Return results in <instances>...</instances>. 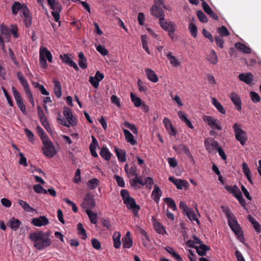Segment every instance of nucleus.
Listing matches in <instances>:
<instances>
[{
	"label": "nucleus",
	"instance_id": "obj_1",
	"mask_svg": "<svg viewBox=\"0 0 261 261\" xmlns=\"http://www.w3.org/2000/svg\"><path fill=\"white\" fill-rule=\"evenodd\" d=\"M51 231L43 232L39 230L30 233L29 238L34 243V246L39 250H42L50 246L51 240L50 238Z\"/></svg>",
	"mask_w": 261,
	"mask_h": 261
},
{
	"label": "nucleus",
	"instance_id": "obj_2",
	"mask_svg": "<svg viewBox=\"0 0 261 261\" xmlns=\"http://www.w3.org/2000/svg\"><path fill=\"white\" fill-rule=\"evenodd\" d=\"M224 212L228 219V224L229 227L238 236L240 241L245 244V238H244L243 232L241 230V228L238 224L236 218L234 215L231 213L230 210L228 207L224 210Z\"/></svg>",
	"mask_w": 261,
	"mask_h": 261
},
{
	"label": "nucleus",
	"instance_id": "obj_3",
	"mask_svg": "<svg viewBox=\"0 0 261 261\" xmlns=\"http://www.w3.org/2000/svg\"><path fill=\"white\" fill-rule=\"evenodd\" d=\"M42 143V151L45 156L51 158L57 153L55 147L50 139L47 140L46 138V140H43Z\"/></svg>",
	"mask_w": 261,
	"mask_h": 261
},
{
	"label": "nucleus",
	"instance_id": "obj_4",
	"mask_svg": "<svg viewBox=\"0 0 261 261\" xmlns=\"http://www.w3.org/2000/svg\"><path fill=\"white\" fill-rule=\"evenodd\" d=\"M17 76L18 80L23 87L25 92L29 99L30 102L32 104V106L34 107L35 101L34 100L33 96L27 79L24 77L23 74L21 72H18L17 73Z\"/></svg>",
	"mask_w": 261,
	"mask_h": 261
},
{
	"label": "nucleus",
	"instance_id": "obj_5",
	"mask_svg": "<svg viewBox=\"0 0 261 261\" xmlns=\"http://www.w3.org/2000/svg\"><path fill=\"white\" fill-rule=\"evenodd\" d=\"M225 189L229 193L232 194L239 200L241 205L245 207V200L243 198L242 194L237 186L226 185Z\"/></svg>",
	"mask_w": 261,
	"mask_h": 261
},
{
	"label": "nucleus",
	"instance_id": "obj_6",
	"mask_svg": "<svg viewBox=\"0 0 261 261\" xmlns=\"http://www.w3.org/2000/svg\"><path fill=\"white\" fill-rule=\"evenodd\" d=\"M186 244L189 247L195 248L198 254L201 256H205L206 252L211 250V248L206 245H201L199 246H195L194 245L195 242L191 240H188Z\"/></svg>",
	"mask_w": 261,
	"mask_h": 261
},
{
	"label": "nucleus",
	"instance_id": "obj_7",
	"mask_svg": "<svg viewBox=\"0 0 261 261\" xmlns=\"http://www.w3.org/2000/svg\"><path fill=\"white\" fill-rule=\"evenodd\" d=\"M12 91L18 107L19 108L23 114L27 115V112L26 111L25 106L23 103L20 93L14 86H12Z\"/></svg>",
	"mask_w": 261,
	"mask_h": 261
},
{
	"label": "nucleus",
	"instance_id": "obj_8",
	"mask_svg": "<svg viewBox=\"0 0 261 261\" xmlns=\"http://www.w3.org/2000/svg\"><path fill=\"white\" fill-rule=\"evenodd\" d=\"M124 203L126 204L127 208L132 210L135 216L139 217V211L140 210V206L136 202L135 199L132 197L125 200Z\"/></svg>",
	"mask_w": 261,
	"mask_h": 261
},
{
	"label": "nucleus",
	"instance_id": "obj_9",
	"mask_svg": "<svg viewBox=\"0 0 261 261\" xmlns=\"http://www.w3.org/2000/svg\"><path fill=\"white\" fill-rule=\"evenodd\" d=\"M203 120L213 129L222 130L220 121L211 116H204Z\"/></svg>",
	"mask_w": 261,
	"mask_h": 261
},
{
	"label": "nucleus",
	"instance_id": "obj_10",
	"mask_svg": "<svg viewBox=\"0 0 261 261\" xmlns=\"http://www.w3.org/2000/svg\"><path fill=\"white\" fill-rule=\"evenodd\" d=\"M173 149L175 152L178 154L182 153H185L187 156L190 159L191 161L194 162V158L191 153L189 149L185 144H180L178 145H174Z\"/></svg>",
	"mask_w": 261,
	"mask_h": 261
},
{
	"label": "nucleus",
	"instance_id": "obj_11",
	"mask_svg": "<svg viewBox=\"0 0 261 261\" xmlns=\"http://www.w3.org/2000/svg\"><path fill=\"white\" fill-rule=\"evenodd\" d=\"M232 127L234 132L236 139L244 146L245 145V140L242 135L244 134V132L241 128V125L240 124L235 123Z\"/></svg>",
	"mask_w": 261,
	"mask_h": 261
},
{
	"label": "nucleus",
	"instance_id": "obj_12",
	"mask_svg": "<svg viewBox=\"0 0 261 261\" xmlns=\"http://www.w3.org/2000/svg\"><path fill=\"white\" fill-rule=\"evenodd\" d=\"M95 205V202L94 196L90 193H88L85 196L83 202L82 203V206L83 208L87 209H92Z\"/></svg>",
	"mask_w": 261,
	"mask_h": 261
},
{
	"label": "nucleus",
	"instance_id": "obj_13",
	"mask_svg": "<svg viewBox=\"0 0 261 261\" xmlns=\"http://www.w3.org/2000/svg\"><path fill=\"white\" fill-rule=\"evenodd\" d=\"M25 10H23L22 14H20L21 17H24L23 23L26 28H29L32 22V15L27 6H25Z\"/></svg>",
	"mask_w": 261,
	"mask_h": 261
},
{
	"label": "nucleus",
	"instance_id": "obj_14",
	"mask_svg": "<svg viewBox=\"0 0 261 261\" xmlns=\"http://www.w3.org/2000/svg\"><path fill=\"white\" fill-rule=\"evenodd\" d=\"M169 180L173 182L176 186L177 189L182 190L184 188H187L189 186V184L186 180L177 179L173 176H170Z\"/></svg>",
	"mask_w": 261,
	"mask_h": 261
},
{
	"label": "nucleus",
	"instance_id": "obj_15",
	"mask_svg": "<svg viewBox=\"0 0 261 261\" xmlns=\"http://www.w3.org/2000/svg\"><path fill=\"white\" fill-rule=\"evenodd\" d=\"M151 14L155 17L159 18V20L164 19L165 13L163 10L159 6L153 5L150 10Z\"/></svg>",
	"mask_w": 261,
	"mask_h": 261
},
{
	"label": "nucleus",
	"instance_id": "obj_16",
	"mask_svg": "<svg viewBox=\"0 0 261 261\" xmlns=\"http://www.w3.org/2000/svg\"><path fill=\"white\" fill-rule=\"evenodd\" d=\"M32 223L37 227L45 226L49 223V220L45 216H40L32 220Z\"/></svg>",
	"mask_w": 261,
	"mask_h": 261
},
{
	"label": "nucleus",
	"instance_id": "obj_17",
	"mask_svg": "<svg viewBox=\"0 0 261 261\" xmlns=\"http://www.w3.org/2000/svg\"><path fill=\"white\" fill-rule=\"evenodd\" d=\"M202 7L204 12L215 20L219 19L218 15L214 12L206 2H202Z\"/></svg>",
	"mask_w": 261,
	"mask_h": 261
},
{
	"label": "nucleus",
	"instance_id": "obj_18",
	"mask_svg": "<svg viewBox=\"0 0 261 261\" xmlns=\"http://www.w3.org/2000/svg\"><path fill=\"white\" fill-rule=\"evenodd\" d=\"M122 245L123 247L124 248H130L133 244V241L132 238L130 237V232L129 231H127L125 235L122 238Z\"/></svg>",
	"mask_w": 261,
	"mask_h": 261
},
{
	"label": "nucleus",
	"instance_id": "obj_19",
	"mask_svg": "<svg viewBox=\"0 0 261 261\" xmlns=\"http://www.w3.org/2000/svg\"><path fill=\"white\" fill-rule=\"evenodd\" d=\"M21 224V222L14 217L11 218L7 223V226L14 230H17Z\"/></svg>",
	"mask_w": 261,
	"mask_h": 261
},
{
	"label": "nucleus",
	"instance_id": "obj_20",
	"mask_svg": "<svg viewBox=\"0 0 261 261\" xmlns=\"http://www.w3.org/2000/svg\"><path fill=\"white\" fill-rule=\"evenodd\" d=\"M25 6L27 5L24 4H21L19 2H15L12 7V14L16 15L19 11H20V14H22L23 10H25Z\"/></svg>",
	"mask_w": 261,
	"mask_h": 261
},
{
	"label": "nucleus",
	"instance_id": "obj_21",
	"mask_svg": "<svg viewBox=\"0 0 261 261\" xmlns=\"http://www.w3.org/2000/svg\"><path fill=\"white\" fill-rule=\"evenodd\" d=\"M98 146V143L96 138L92 136V142L90 145L89 149L91 153V155L94 158H97L98 154L96 152V148Z\"/></svg>",
	"mask_w": 261,
	"mask_h": 261
},
{
	"label": "nucleus",
	"instance_id": "obj_22",
	"mask_svg": "<svg viewBox=\"0 0 261 261\" xmlns=\"http://www.w3.org/2000/svg\"><path fill=\"white\" fill-rule=\"evenodd\" d=\"M53 82L54 83V92L58 98H60L62 96V87L61 84L59 81L57 79H54Z\"/></svg>",
	"mask_w": 261,
	"mask_h": 261
},
{
	"label": "nucleus",
	"instance_id": "obj_23",
	"mask_svg": "<svg viewBox=\"0 0 261 261\" xmlns=\"http://www.w3.org/2000/svg\"><path fill=\"white\" fill-rule=\"evenodd\" d=\"M148 79L153 82L156 83L158 81L159 79L155 72L150 68H146L145 70Z\"/></svg>",
	"mask_w": 261,
	"mask_h": 261
},
{
	"label": "nucleus",
	"instance_id": "obj_24",
	"mask_svg": "<svg viewBox=\"0 0 261 261\" xmlns=\"http://www.w3.org/2000/svg\"><path fill=\"white\" fill-rule=\"evenodd\" d=\"M162 195V191L161 190L160 188L155 185L151 194L153 200L156 202H158Z\"/></svg>",
	"mask_w": 261,
	"mask_h": 261
},
{
	"label": "nucleus",
	"instance_id": "obj_25",
	"mask_svg": "<svg viewBox=\"0 0 261 261\" xmlns=\"http://www.w3.org/2000/svg\"><path fill=\"white\" fill-rule=\"evenodd\" d=\"M123 131L127 142L130 143L132 145H136L137 143V141L134 139V136L129 130L124 129Z\"/></svg>",
	"mask_w": 261,
	"mask_h": 261
},
{
	"label": "nucleus",
	"instance_id": "obj_26",
	"mask_svg": "<svg viewBox=\"0 0 261 261\" xmlns=\"http://www.w3.org/2000/svg\"><path fill=\"white\" fill-rule=\"evenodd\" d=\"M140 234L141 235L143 245L144 247L148 248L150 247V239L147 235V232L143 229L140 230Z\"/></svg>",
	"mask_w": 261,
	"mask_h": 261
},
{
	"label": "nucleus",
	"instance_id": "obj_27",
	"mask_svg": "<svg viewBox=\"0 0 261 261\" xmlns=\"http://www.w3.org/2000/svg\"><path fill=\"white\" fill-rule=\"evenodd\" d=\"M115 151L116 154V155L118 158V160L120 162H125L126 160L125 155L126 152L124 150L119 149L117 147H115Z\"/></svg>",
	"mask_w": 261,
	"mask_h": 261
},
{
	"label": "nucleus",
	"instance_id": "obj_28",
	"mask_svg": "<svg viewBox=\"0 0 261 261\" xmlns=\"http://www.w3.org/2000/svg\"><path fill=\"white\" fill-rule=\"evenodd\" d=\"M159 23L162 28L166 31H168L175 27L173 22L165 21V19L162 20H159Z\"/></svg>",
	"mask_w": 261,
	"mask_h": 261
},
{
	"label": "nucleus",
	"instance_id": "obj_29",
	"mask_svg": "<svg viewBox=\"0 0 261 261\" xmlns=\"http://www.w3.org/2000/svg\"><path fill=\"white\" fill-rule=\"evenodd\" d=\"M78 57L79 58V65L80 67L83 69H85L87 68V59L85 57L83 52L81 51L79 53Z\"/></svg>",
	"mask_w": 261,
	"mask_h": 261
},
{
	"label": "nucleus",
	"instance_id": "obj_30",
	"mask_svg": "<svg viewBox=\"0 0 261 261\" xmlns=\"http://www.w3.org/2000/svg\"><path fill=\"white\" fill-rule=\"evenodd\" d=\"M121 233L118 231H116L114 233L113 236V240L114 247L116 249H118L120 247L121 243L120 241Z\"/></svg>",
	"mask_w": 261,
	"mask_h": 261
},
{
	"label": "nucleus",
	"instance_id": "obj_31",
	"mask_svg": "<svg viewBox=\"0 0 261 261\" xmlns=\"http://www.w3.org/2000/svg\"><path fill=\"white\" fill-rule=\"evenodd\" d=\"M48 5L50 8L55 11H61L62 10V6L58 1L56 0H46Z\"/></svg>",
	"mask_w": 261,
	"mask_h": 261
},
{
	"label": "nucleus",
	"instance_id": "obj_32",
	"mask_svg": "<svg viewBox=\"0 0 261 261\" xmlns=\"http://www.w3.org/2000/svg\"><path fill=\"white\" fill-rule=\"evenodd\" d=\"M178 116L179 117V118H180V119L184 122L191 129H193L194 128V126L192 124V123H191V122L190 121V120H189L185 114L184 113V112H182V111H178Z\"/></svg>",
	"mask_w": 261,
	"mask_h": 261
},
{
	"label": "nucleus",
	"instance_id": "obj_33",
	"mask_svg": "<svg viewBox=\"0 0 261 261\" xmlns=\"http://www.w3.org/2000/svg\"><path fill=\"white\" fill-rule=\"evenodd\" d=\"M257 62V57L255 54L246 56V64L249 66H253Z\"/></svg>",
	"mask_w": 261,
	"mask_h": 261
},
{
	"label": "nucleus",
	"instance_id": "obj_34",
	"mask_svg": "<svg viewBox=\"0 0 261 261\" xmlns=\"http://www.w3.org/2000/svg\"><path fill=\"white\" fill-rule=\"evenodd\" d=\"M248 219L249 221V222L251 223V224L253 225L255 230L257 232H260L261 230V225L259 224V223L255 220V219L251 216L250 215H249L248 216Z\"/></svg>",
	"mask_w": 261,
	"mask_h": 261
},
{
	"label": "nucleus",
	"instance_id": "obj_35",
	"mask_svg": "<svg viewBox=\"0 0 261 261\" xmlns=\"http://www.w3.org/2000/svg\"><path fill=\"white\" fill-rule=\"evenodd\" d=\"M231 99L234 104L237 106V109L238 110L241 109V101L240 97L237 94L232 93L231 95Z\"/></svg>",
	"mask_w": 261,
	"mask_h": 261
},
{
	"label": "nucleus",
	"instance_id": "obj_36",
	"mask_svg": "<svg viewBox=\"0 0 261 261\" xmlns=\"http://www.w3.org/2000/svg\"><path fill=\"white\" fill-rule=\"evenodd\" d=\"M18 203L21 206L23 210L27 212H33L36 211V210L31 207L26 201L20 199L18 200Z\"/></svg>",
	"mask_w": 261,
	"mask_h": 261
},
{
	"label": "nucleus",
	"instance_id": "obj_37",
	"mask_svg": "<svg viewBox=\"0 0 261 261\" xmlns=\"http://www.w3.org/2000/svg\"><path fill=\"white\" fill-rule=\"evenodd\" d=\"M43 53V55L45 57V59H47L49 62H52L53 57L50 51L46 47H41L40 48V54Z\"/></svg>",
	"mask_w": 261,
	"mask_h": 261
},
{
	"label": "nucleus",
	"instance_id": "obj_38",
	"mask_svg": "<svg viewBox=\"0 0 261 261\" xmlns=\"http://www.w3.org/2000/svg\"><path fill=\"white\" fill-rule=\"evenodd\" d=\"M100 155L103 159L108 161L111 159L112 156V154L108 149L105 147L101 149Z\"/></svg>",
	"mask_w": 261,
	"mask_h": 261
},
{
	"label": "nucleus",
	"instance_id": "obj_39",
	"mask_svg": "<svg viewBox=\"0 0 261 261\" xmlns=\"http://www.w3.org/2000/svg\"><path fill=\"white\" fill-rule=\"evenodd\" d=\"M207 60L212 64L216 65L218 62V56L216 51L212 50L207 57Z\"/></svg>",
	"mask_w": 261,
	"mask_h": 261
},
{
	"label": "nucleus",
	"instance_id": "obj_40",
	"mask_svg": "<svg viewBox=\"0 0 261 261\" xmlns=\"http://www.w3.org/2000/svg\"><path fill=\"white\" fill-rule=\"evenodd\" d=\"M164 201L166 203L168 206L172 209L173 211L177 210V206L174 200L170 197H166L164 199Z\"/></svg>",
	"mask_w": 261,
	"mask_h": 261
},
{
	"label": "nucleus",
	"instance_id": "obj_41",
	"mask_svg": "<svg viewBox=\"0 0 261 261\" xmlns=\"http://www.w3.org/2000/svg\"><path fill=\"white\" fill-rule=\"evenodd\" d=\"M167 58L170 61V64L174 67L179 66L180 63L175 57L173 56L172 53H169L167 55Z\"/></svg>",
	"mask_w": 261,
	"mask_h": 261
},
{
	"label": "nucleus",
	"instance_id": "obj_42",
	"mask_svg": "<svg viewBox=\"0 0 261 261\" xmlns=\"http://www.w3.org/2000/svg\"><path fill=\"white\" fill-rule=\"evenodd\" d=\"M0 31L1 34L4 36L6 39H9L10 37V29L5 24L1 25Z\"/></svg>",
	"mask_w": 261,
	"mask_h": 261
},
{
	"label": "nucleus",
	"instance_id": "obj_43",
	"mask_svg": "<svg viewBox=\"0 0 261 261\" xmlns=\"http://www.w3.org/2000/svg\"><path fill=\"white\" fill-rule=\"evenodd\" d=\"M77 229L79 235L81 236V238L83 240H85L87 237L86 231L83 227V224L81 223H79L77 225Z\"/></svg>",
	"mask_w": 261,
	"mask_h": 261
},
{
	"label": "nucleus",
	"instance_id": "obj_44",
	"mask_svg": "<svg viewBox=\"0 0 261 261\" xmlns=\"http://www.w3.org/2000/svg\"><path fill=\"white\" fill-rule=\"evenodd\" d=\"M185 215H186L187 216L188 218L191 221H195L198 224H200L199 220L197 218V216H196L195 212H194V211L192 209L190 208V210H189L188 212H187V213L185 214Z\"/></svg>",
	"mask_w": 261,
	"mask_h": 261
},
{
	"label": "nucleus",
	"instance_id": "obj_45",
	"mask_svg": "<svg viewBox=\"0 0 261 261\" xmlns=\"http://www.w3.org/2000/svg\"><path fill=\"white\" fill-rule=\"evenodd\" d=\"M99 184V180L96 178H92L87 182V186L92 190L96 189Z\"/></svg>",
	"mask_w": 261,
	"mask_h": 261
},
{
	"label": "nucleus",
	"instance_id": "obj_46",
	"mask_svg": "<svg viewBox=\"0 0 261 261\" xmlns=\"http://www.w3.org/2000/svg\"><path fill=\"white\" fill-rule=\"evenodd\" d=\"M212 100L213 104L219 111V112L221 114H225L226 113V111L225 110L223 106L216 98H213Z\"/></svg>",
	"mask_w": 261,
	"mask_h": 261
},
{
	"label": "nucleus",
	"instance_id": "obj_47",
	"mask_svg": "<svg viewBox=\"0 0 261 261\" xmlns=\"http://www.w3.org/2000/svg\"><path fill=\"white\" fill-rule=\"evenodd\" d=\"M86 212L89 217L90 222L93 224H96L97 223V214L93 213L90 209L86 210Z\"/></svg>",
	"mask_w": 261,
	"mask_h": 261
},
{
	"label": "nucleus",
	"instance_id": "obj_48",
	"mask_svg": "<svg viewBox=\"0 0 261 261\" xmlns=\"http://www.w3.org/2000/svg\"><path fill=\"white\" fill-rule=\"evenodd\" d=\"M217 32L220 34L219 36H221V37L228 36L230 35L227 29L224 25L218 28Z\"/></svg>",
	"mask_w": 261,
	"mask_h": 261
},
{
	"label": "nucleus",
	"instance_id": "obj_49",
	"mask_svg": "<svg viewBox=\"0 0 261 261\" xmlns=\"http://www.w3.org/2000/svg\"><path fill=\"white\" fill-rule=\"evenodd\" d=\"M130 98L132 102L136 107H139L142 104V100L140 98L137 97L133 92L130 93Z\"/></svg>",
	"mask_w": 261,
	"mask_h": 261
},
{
	"label": "nucleus",
	"instance_id": "obj_50",
	"mask_svg": "<svg viewBox=\"0 0 261 261\" xmlns=\"http://www.w3.org/2000/svg\"><path fill=\"white\" fill-rule=\"evenodd\" d=\"M36 130L38 134L40 137L41 139L42 140V142H43V140H46V138L48 140L49 139V137L46 135L45 132L44 131V130L42 129V128L40 126H37L36 127Z\"/></svg>",
	"mask_w": 261,
	"mask_h": 261
},
{
	"label": "nucleus",
	"instance_id": "obj_51",
	"mask_svg": "<svg viewBox=\"0 0 261 261\" xmlns=\"http://www.w3.org/2000/svg\"><path fill=\"white\" fill-rule=\"evenodd\" d=\"M196 14L200 21L203 23H206L208 22V18L207 16L201 10H197Z\"/></svg>",
	"mask_w": 261,
	"mask_h": 261
},
{
	"label": "nucleus",
	"instance_id": "obj_52",
	"mask_svg": "<svg viewBox=\"0 0 261 261\" xmlns=\"http://www.w3.org/2000/svg\"><path fill=\"white\" fill-rule=\"evenodd\" d=\"M188 29L191 35L196 38L197 34V27L196 24L192 22L190 23Z\"/></svg>",
	"mask_w": 261,
	"mask_h": 261
},
{
	"label": "nucleus",
	"instance_id": "obj_53",
	"mask_svg": "<svg viewBox=\"0 0 261 261\" xmlns=\"http://www.w3.org/2000/svg\"><path fill=\"white\" fill-rule=\"evenodd\" d=\"M39 63L42 68L44 69L47 68L48 65L46 61V59H45V57L43 55L42 53L40 54Z\"/></svg>",
	"mask_w": 261,
	"mask_h": 261
},
{
	"label": "nucleus",
	"instance_id": "obj_54",
	"mask_svg": "<svg viewBox=\"0 0 261 261\" xmlns=\"http://www.w3.org/2000/svg\"><path fill=\"white\" fill-rule=\"evenodd\" d=\"M2 89L4 93V95L7 100V101H8L9 105L11 107H13L14 103H13V102L12 99V97H11V95L8 93L7 90L5 88H4V87H2Z\"/></svg>",
	"mask_w": 261,
	"mask_h": 261
},
{
	"label": "nucleus",
	"instance_id": "obj_55",
	"mask_svg": "<svg viewBox=\"0 0 261 261\" xmlns=\"http://www.w3.org/2000/svg\"><path fill=\"white\" fill-rule=\"evenodd\" d=\"M101 221L102 225L106 227L107 230L111 231L114 229L112 226L110 220L109 218L102 219Z\"/></svg>",
	"mask_w": 261,
	"mask_h": 261
},
{
	"label": "nucleus",
	"instance_id": "obj_56",
	"mask_svg": "<svg viewBox=\"0 0 261 261\" xmlns=\"http://www.w3.org/2000/svg\"><path fill=\"white\" fill-rule=\"evenodd\" d=\"M154 228L155 231L160 234H163L164 233H166L164 227L160 223L154 224Z\"/></svg>",
	"mask_w": 261,
	"mask_h": 261
},
{
	"label": "nucleus",
	"instance_id": "obj_57",
	"mask_svg": "<svg viewBox=\"0 0 261 261\" xmlns=\"http://www.w3.org/2000/svg\"><path fill=\"white\" fill-rule=\"evenodd\" d=\"M250 97L252 101L253 102L256 103L260 100V97L258 93L255 92L251 91L250 93Z\"/></svg>",
	"mask_w": 261,
	"mask_h": 261
},
{
	"label": "nucleus",
	"instance_id": "obj_58",
	"mask_svg": "<svg viewBox=\"0 0 261 261\" xmlns=\"http://www.w3.org/2000/svg\"><path fill=\"white\" fill-rule=\"evenodd\" d=\"M37 111H38V117L40 119V121H41L43 120L46 119L44 111L42 108L40 106H37Z\"/></svg>",
	"mask_w": 261,
	"mask_h": 261
},
{
	"label": "nucleus",
	"instance_id": "obj_59",
	"mask_svg": "<svg viewBox=\"0 0 261 261\" xmlns=\"http://www.w3.org/2000/svg\"><path fill=\"white\" fill-rule=\"evenodd\" d=\"M138 183L140 185L144 186L145 185V181L144 182L142 180H141L139 177L138 176L136 177L135 178H134L132 180V181L130 182V185L132 187H136V184Z\"/></svg>",
	"mask_w": 261,
	"mask_h": 261
},
{
	"label": "nucleus",
	"instance_id": "obj_60",
	"mask_svg": "<svg viewBox=\"0 0 261 261\" xmlns=\"http://www.w3.org/2000/svg\"><path fill=\"white\" fill-rule=\"evenodd\" d=\"M71 56V55L70 54H65L64 55H60V58L62 59L63 63L67 64L71 60L70 58Z\"/></svg>",
	"mask_w": 261,
	"mask_h": 261
},
{
	"label": "nucleus",
	"instance_id": "obj_61",
	"mask_svg": "<svg viewBox=\"0 0 261 261\" xmlns=\"http://www.w3.org/2000/svg\"><path fill=\"white\" fill-rule=\"evenodd\" d=\"M221 37V36H216L215 37V41L216 43V44L221 48H223V44L224 43V41Z\"/></svg>",
	"mask_w": 261,
	"mask_h": 261
},
{
	"label": "nucleus",
	"instance_id": "obj_62",
	"mask_svg": "<svg viewBox=\"0 0 261 261\" xmlns=\"http://www.w3.org/2000/svg\"><path fill=\"white\" fill-rule=\"evenodd\" d=\"M114 178L116 180L118 185L120 187H124L125 182L122 177L117 175H114Z\"/></svg>",
	"mask_w": 261,
	"mask_h": 261
},
{
	"label": "nucleus",
	"instance_id": "obj_63",
	"mask_svg": "<svg viewBox=\"0 0 261 261\" xmlns=\"http://www.w3.org/2000/svg\"><path fill=\"white\" fill-rule=\"evenodd\" d=\"M96 49L102 56H106L109 53L108 50L106 47L101 45L97 46Z\"/></svg>",
	"mask_w": 261,
	"mask_h": 261
},
{
	"label": "nucleus",
	"instance_id": "obj_64",
	"mask_svg": "<svg viewBox=\"0 0 261 261\" xmlns=\"http://www.w3.org/2000/svg\"><path fill=\"white\" fill-rule=\"evenodd\" d=\"M163 123L167 130L170 131V129L173 127L170 120L168 118H164L163 119Z\"/></svg>",
	"mask_w": 261,
	"mask_h": 261
}]
</instances>
